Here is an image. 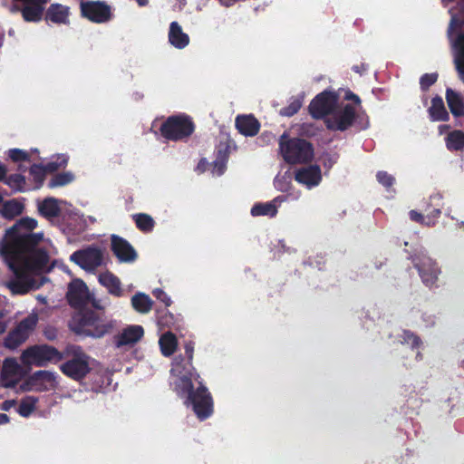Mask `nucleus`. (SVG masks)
I'll return each instance as SVG.
<instances>
[{
  "instance_id": "37998d69",
  "label": "nucleus",
  "mask_w": 464,
  "mask_h": 464,
  "mask_svg": "<svg viewBox=\"0 0 464 464\" xmlns=\"http://www.w3.org/2000/svg\"><path fill=\"white\" fill-rule=\"evenodd\" d=\"M289 167H286V169L284 173V175H278L275 179V186L278 190L285 191L288 189L289 186Z\"/></svg>"
},
{
  "instance_id": "393cba45",
  "label": "nucleus",
  "mask_w": 464,
  "mask_h": 464,
  "mask_svg": "<svg viewBox=\"0 0 464 464\" xmlns=\"http://www.w3.org/2000/svg\"><path fill=\"white\" fill-rule=\"evenodd\" d=\"M169 38L170 44L176 48L182 49L189 43L188 34L182 32L178 23L172 22L169 28Z\"/></svg>"
},
{
  "instance_id": "de8ad7c7",
  "label": "nucleus",
  "mask_w": 464,
  "mask_h": 464,
  "mask_svg": "<svg viewBox=\"0 0 464 464\" xmlns=\"http://www.w3.org/2000/svg\"><path fill=\"white\" fill-rule=\"evenodd\" d=\"M226 169V162L224 160L214 163L212 168V173L217 176H220L224 173Z\"/></svg>"
},
{
  "instance_id": "6e6552de",
  "label": "nucleus",
  "mask_w": 464,
  "mask_h": 464,
  "mask_svg": "<svg viewBox=\"0 0 464 464\" xmlns=\"http://www.w3.org/2000/svg\"><path fill=\"white\" fill-rule=\"evenodd\" d=\"M413 266L426 286L432 287L436 285L440 269L434 260L428 256L417 257L413 260Z\"/></svg>"
},
{
  "instance_id": "c9c22d12",
  "label": "nucleus",
  "mask_w": 464,
  "mask_h": 464,
  "mask_svg": "<svg viewBox=\"0 0 464 464\" xmlns=\"http://www.w3.org/2000/svg\"><path fill=\"white\" fill-rule=\"evenodd\" d=\"M74 179V176L71 172H64L62 174H57L49 181L48 186L50 188H56L65 186L71 183Z\"/></svg>"
},
{
  "instance_id": "680f3d73",
  "label": "nucleus",
  "mask_w": 464,
  "mask_h": 464,
  "mask_svg": "<svg viewBox=\"0 0 464 464\" xmlns=\"http://www.w3.org/2000/svg\"><path fill=\"white\" fill-rule=\"evenodd\" d=\"M6 314V311L5 310V308L3 307H0V318L4 317Z\"/></svg>"
},
{
  "instance_id": "f3484780",
  "label": "nucleus",
  "mask_w": 464,
  "mask_h": 464,
  "mask_svg": "<svg viewBox=\"0 0 464 464\" xmlns=\"http://www.w3.org/2000/svg\"><path fill=\"white\" fill-rule=\"evenodd\" d=\"M68 158L65 155H60L55 161L50 162L45 167L41 165H34L30 169V175L33 177L35 185L34 188H39L44 179L46 172H53L67 164Z\"/></svg>"
},
{
  "instance_id": "423d86ee",
  "label": "nucleus",
  "mask_w": 464,
  "mask_h": 464,
  "mask_svg": "<svg viewBox=\"0 0 464 464\" xmlns=\"http://www.w3.org/2000/svg\"><path fill=\"white\" fill-rule=\"evenodd\" d=\"M193 130V123L184 115L169 117L160 128L162 136L172 140L186 138L189 136Z\"/></svg>"
},
{
  "instance_id": "4d7b16f0",
  "label": "nucleus",
  "mask_w": 464,
  "mask_h": 464,
  "mask_svg": "<svg viewBox=\"0 0 464 464\" xmlns=\"http://www.w3.org/2000/svg\"><path fill=\"white\" fill-rule=\"evenodd\" d=\"M299 108H300L299 102H292V115L295 114V112H297Z\"/></svg>"
},
{
  "instance_id": "6ab92c4d",
  "label": "nucleus",
  "mask_w": 464,
  "mask_h": 464,
  "mask_svg": "<svg viewBox=\"0 0 464 464\" xmlns=\"http://www.w3.org/2000/svg\"><path fill=\"white\" fill-rule=\"evenodd\" d=\"M286 201L285 197H277L274 200L266 203H256L251 208V215L253 217L266 216L275 217L277 213V208L283 202Z\"/></svg>"
},
{
  "instance_id": "09e8293b",
  "label": "nucleus",
  "mask_w": 464,
  "mask_h": 464,
  "mask_svg": "<svg viewBox=\"0 0 464 464\" xmlns=\"http://www.w3.org/2000/svg\"><path fill=\"white\" fill-rule=\"evenodd\" d=\"M344 100L346 101H352L355 105L361 104V99L360 97L353 93L351 90L347 89L344 91Z\"/></svg>"
},
{
  "instance_id": "e2e57ef3",
  "label": "nucleus",
  "mask_w": 464,
  "mask_h": 464,
  "mask_svg": "<svg viewBox=\"0 0 464 464\" xmlns=\"http://www.w3.org/2000/svg\"><path fill=\"white\" fill-rule=\"evenodd\" d=\"M432 213H433V216L437 217V216L440 215L441 211L440 209L436 208L433 210Z\"/></svg>"
},
{
  "instance_id": "4468645a",
  "label": "nucleus",
  "mask_w": 464,
  "mask_h": 464,
  "mask_svg": "<svg viewBox=\"0 0 464 464\" xmlns=\"http://www.w3.org/2000/svg\"><path fill=\"white\" fill-rule=\"evenodd\" d=\"M25 372L14 358H7L3 362L2 379L5 386L14 387L24 376Z\"/></svg>"
},
{
  "instance_id": "2f4dec72",
  "label": "nucleus",
  "mask_w": 464,
  "mask_h": 464,
  "mask_svg": "<svg viewBox=\"0 0 464 464\" xmlns=\"http://www.w3.org/2000/svg\"><path fill=\"white\" fill-rule=\"evenodd\" d=\"M26 340L27 338H25V336H24L17 329L14 328L4 339V346L9 350H15Z\"/></svg>"
},
{
  "instance_id": "a19ab883",
  "label": "nucleus",
  "mask_w": 464,
  "mask_h": 464,
  "mask_svg": "<svg viewBox=\"0 0 464 464\" xmlns=\"http://www.w3.org/2000/svg\"><path fill=\"white\" fill-rule=\"evenodd\" d=\"M439 74L437 72L433 73H424L420 78V86L421 91L426 92L430 89L431 85H433L438 80Z\"/></svg>"
},
{
  "instance_id": "ddd939ff",
  "label": "nucleus",
  "mask_w": 464,
  "mask_h": 464,
  "mask_svg": "<svg viewBox=\"0 0 464 464\" xmlns=\"http://www.w3.org/2000/svg\"><path fill=\"white\" fill-rule=\"evenodd\" d=\"M26 384L30 391L43 392L54 389L57 382L53 372L48 371H38L30 376Z\"/></svg>"
},
{
  "instance_id": "13d9d810",
  "label": "nucleus",
  "mask_w": 464,
  "mask_h": 464,
  "mask_svg": "<svg viewBox=\"0 0 464 464\" xmlns=\"http://www.w3.org/2000/svg\"><path fill=\"white\" fill-rule=\"evenodd\" d=\"M7 329V323L1 322L0 323V335L3 334Z\"/></svg>"
},
{
  "instance_id": "20e7f679",
  "label": "nucleus",
  "mask_w": 464,
  "mask_h": 464,
  "mask_svg": "<svg viewBox=\"0 0 464 464\" xmlns=\"http://www.w3.org/2000/svg\"><path fill=\"white\" fill-rule=\"evenodd\" d=\"M72 329L85 336L101 338L107 334L111 326L97 317L93 313H86L79 319H74L72 324Z\"/></svg>"
},
{
  "instance_id": "4be33fe9",
  "label": "nucleus",
  "mask_w": 464,
  "mask_h": 464,
  "mask_svg": "<svg viewBox=\"0 0 464 464\" xmlns=\"http://www.w3.org/2000/svg\"><path fill=\"white\" fill-rule=\"evenodd\" d=\"M236 126L245 136L256 135L260 128L259 122L252 116H238L236 120Z\"/></svg>"
},
{
  "instance_id": "7c9ffc66",
  "label": "nucleus",
  "mask_w": 464,
  "mask_h": 464,
  "mask_svg": "<svg viewBox=\"0 0 464 464\" xmlns=\"http://www.w3.org/2000/svg\"><path fill=\"white\" fill-rule=\"evenodd\" d=\"M159 343L161 353L165 356L171 355L176 351L178 345L176 336L170 332H167L162 334L160 338Z\"/></svg>"
},
{
  "instance_id": "1a4fd4ad",
  "label": "nucleus",
  "mask_w": 464,
  "mask_h": 464,
  "mask_svg": "<svg viewBox=\"0 0 464 464\" xmlns=\"http://www.w3.org/2000/svg\"><path fill=\"white\" fill-rule=\"evenodd\" d=\"M89 369V357L79 348L75 349L74 357L61 366L64 374L75 380L82 378Z\"/></svg>"
},
{
  "instance_id": "69168bd1",
  "label": "nucleus",
  "mask_w": 464,
  "mask_h": 464,
  "mask_svg": "<svg viewBox=\"0 0 464 464\" xmlns=\"http://www.w3.org/2000/svg\"><path fill=\"white\" fill-rule=\"evenodd\" d=\"M37 299H38L39 301L43 302V303H44V302H45V298H44V297H43V296H41V295H38V296H37Z\"/></svg>"
},
{
  "instance_id": "864d4df0",
  "label": "nucleus",
  "mask_w": 464,
  "mask_h": 464,
  "mask_svg": "<svg viewBox=\"0 0 464 464\" xmlns=\"http://www.w3.org/2000/svg\"><path fill=\"white\" fill-rule=\"evenodd\" d=\"M14 405H15V401H14V400L5 401L2 404L1 409L4 410V411H9Z\"/></svg>"
},
{
  "instance_id": "72a5a7b5",
  "label": "nucleus",
  "mask_w": 464,
  "mask_h": 464,
  "mask_svg": "<svg viewBox=\"0 0 464 464\" xmlns=\"http://www.w3.org/2000/svg\"><path fill=\"white\" fill-rule=\"evenodd\" d=\"M399 342L402 344H410L411 349H418L422 344V341L419 335L411 330H402L399 335Z\"/></svg>"
},
{
  "instance_id": "473e14b6",
  "label": "nucleus",
  "mask_w": 464,
  "mask_h": 464,
  "mask_svg": "<svg viewBox=\"0 0 464 464\" xmlns=\"http://www.w3.org/2000/svg\"><path fill=\"white\" fill-rule=\"evenodd\" d=\"M39 210L44 217H56L60 211L59 201L55 198H47L40 205Z\"/></svg>"
},
{
  "instance_id": "0e129e2a",
  "label": "nucleus",
  "mask_w": 464,
  "mask_h": 464,
  "mask_svg": "<svg viewBox=\"0 0 464 464\" xmlns=\"http://www.w3.org/2000/svg\"><path fill=\"white\" fill-rule=\"evenodd\" d=\"M136 1H137V2L139 3V5H146V4L148 3V0H136Z\"/></svg>"
},
{
  "instance_id": "ea45409f",
  "label": "nucleus",
  "mask_w": 464,
  "mask_h": 464,
  "mask_svg": "<svg viewBox=\"0 0 464 464\" xmlns=\"http://www.w3.org/2000/svg\"><path fill=\"white\" fill-rule=\"evenodd\" d=\"M137 227L143 231H150L154 226L151 217L146 214H139L134 216Z\"/></svg>"
},
{
  "instance_id": "cd10ccee",
  "label": "nucleus",
  "mask_w": 464,
  "mask_h": 464,
  "mask_svg": "<svg viewBox=\"0 0 464 464\" xmlns=\"http://www.w3.org/2000/svg\"><path fill=\"white\" fill-rule=\"evenodd\" d=\"M38 319L39 317L37 313L33 312L27 317L20 321L14 328L28 339V337L35 329Z\"/></svg>"
},
{
  "instance_id": "7ed1b4c3",
  "label": "nucleus",
  "mask_w": 464,
  "mask_h": 464,
  "mask_svg": "<svg viewBox=\"0 0 464 464\" xmlns=\"http://www.w3.org/2000/svg\"><path fill=\"white\" fill-rule=\"evenodd\" d=\"M21 362L26 367H44L62 360V354L53 347L41 344L33 345L23 351Z\"/></svg>"
},
{
  "instance_id": "bf43d9fd",
  "label": "nucleus",
  "mask_w": 464,
  "mask_h": 464,
  "mask_svg": "<svg viewBox=\"0 0 464 464\" xmlns=\"http://www.w3.org/2000/svg\"><path fill=\"white\" fill-rule=\"evenodd\" d=\"M5 173L6 171L5 168L2 165H0V180L4 179Z\"/></svg>"
},
{
  "instance_id": "b1692460",
  "label": "nucleus",
  "mask_w": 464,
  "mask_h": 464,
  "mask_svg": "<svg viewBox=\"0 0 464 464\" xmlns=\"http://www.w3.org/2000/svg\"><path fill=\"white\" fill-rule=\"evenodd\" d=\"M69 14V7L60 4H53L47 10L46 19L56 24H66L68 23Z\"/></svg>"
},
{
  "instance_id": "dca6fc26",
  "label": "nucleus",
  "mask_w": 464,
  "mask_h": 464,
  "mask_svg": "<svg viewBox=\"0 0 464 464\" xmlns=\"http://www.w3.org/2000/svg\"><path fill=\"white\" fill-rule=\"evenodd\" d=\"M295 179L308 188L316 187L322 180L321 169L318 165H309L301 168L296 170Z\"/></svg>"
},
{
  "instance_id": "8fccbe9b",
  "label": "nucleus",
  "mask_w": 464,
  "mask_h": 464,
  "mask_svg": "<svg viewBox=\"0 0 464 464\" xmlns=\"http://www.w3.org/2000/svg\"><path fill=\"white\" fill-rule=\"evenodd\" d=\"M352 70L356 73L362 74L368 70V65L362 63L360 64L353 65Z\"/></svg>"
},
{
  "instance_id": "6e6d98bb",
  "label": "nucleus",
  "mask_w": 464,
  "mask_h": 464,
  "mask_svg": "<svg viewBox=\"0 0 464 464\" xmlns=\"http://www.w3.org/2000/svg\"><path fill=\"white\" fill-rule=\"evenodd\" d=\"M8 420H9V419L6 414H5V413L0 414V424L7 423Z\"/></svg>"
},
{
  "instance_id": "5fc2aeb1",
  "label": "nucleus",
  "mask_w": 464,
  "mask_h": 464,
  "mask_svg": "<svg viewBox=\"0 0 464 464\" xmlns=\"http://www.w3.org/2000/svg\"><path fill=\"white\" fill-rule=\"evenodd\" d=\"M456 69L460 76H464V64L461 63H455Z\"/></svg>"
},
{
  "instance_id": "58836bf2",
  "label": "nucleus",
  "mask_w": 464,
  "mask_h": 464,
  "mask_svg": "<svg viewBox=\"0 0 464 464\" xmlns=\"http://www.w3.org/2000/svg\"><path fill=\"white\" fill-rule=\"evenodd\" d=\"M6 184L15 191H24L27 189L25 179L19 174L10 176Z\"/></svg>"
},
{
  "instance_id": "f03ea898",
  "label": "nucleus",
  "mask_w": 464,
  "mask_h": 464,
  "mask_svg": "<svg viewBox=\"0 0 464 464\" xmlns=\"http://www.w3.org/2000/svg\"><path fill=\"white\" fill-rule=\"evenodd\" d=\"M185 349L188 362L184 364L182 358L175 359L171 368L172 382L180 395H188L187 403L192 405L198 418L204 420L212 413V400L206 388L201 385L200 382H198V376L194 372L191 365L192 344H186Z\"/></svg>"
},
{
  "instance_id": "c03bdc74",
  "label": "nucleus",
  "mask_w": 464,
  "mask_h": 464,
  "mask_svg": "<svg viewBox=\"0 0 464 464\" xmlns=\"http://www.w3.org/2000/svg\"><path fill=\"white\" fill-rule=\"evenodd\" d=\"M421 320L425 327H433L436 324V316L433 314L422 313Z\"/></svg>"
},
{
  "instance_id": "2eb2a0df",
  "label": "nucleus",
  "mask_w": 464,
  "mask_h": 464,
  "mask_svg": "<svg viewBox=\"0 0 464 464\" xmlns=\"http://www.w3.org/2000/svg\"><path fill=\"white\" fill-rule=\"evenodd\" d=\"M314 159V147L304 139H292V165L308 163Z\"/></svg>"
},
{
  "instance_id": "bb28decb",
  "label": "nucleus",
  "mask_w": 464,
  "mask_h": 464,
  "mask_svg": "<svg viewBox=\"0 0 464 464\" xmlns=\"http://www.w3.org/2000/svg\"><path fill=\"white\" fill-rule=\"evenodd\" d=\"M24 205L17 199L7 200L0 207V214L6 219H13L22 214Z\"/></svg>"
},
{
  "instance_id": "79ce46f5",
  "label": "nucleus",
  "mask_w": 464,
  "mask_h": 464,
  "mask_svg": "<svg viewBox=\"0 0 464 464\" xmlns=\"http://www.w3.org/2000/svg\"><path fill=\"white\" fill-rule=\"evenodd\" d=\"M376 179L386 189L391 188L395 182L394 177L383 170L377 172Z\"/></svg>"
},
{
  "instance_id": "052dcab7",
  "label": "nucleus",
  "mask_w": 464,
  "mask_h": 464,
  "mask_svg": "<svg viewBox=\"0 0 464 464\" xmlns=\"http://www.w3.org/2000/svg\"><path fill=\"white\" fill-rule=\"evenodd\" d=\"M450 125H440V132L442 133L443 130H446L448 129H450Z\"/></svg>"
},
{
  "instance_id": "49530a36",
  "label": "nucleus",
  "mask_w": 464,
  "mask_h": 464,
  "mask_svg": "<svg viewBox=\"0 0 464 464\" xmlns=\"http://www.w3.org/2000/svg\"><path fill=\"white\" fill-rule=\"evenodd\" d=\"M9 156L13 160L17 161V160H25L27 157V154H26V152H24L21 150L14 149V150H11L9 151Z\"/></svg>"
},
{
  "instance_id": "39448f33",
  "label": "nucleus",
  "mask_w": 464,
  "mask_h": 464,
  "mask_svg": "<svg viewBox=\"0 0 464 464\" xmlns=\"http://www.w3.org/2000/svg\"><path fill=\"white\" fill-rule=\"evenodd\" d=\"M340 99L338 92L325 90L318 93L309 104V113L315 120L329 117L337 107Z\"/></svg>"
},
{
  "instance_id": "9d476101",
  "label": "nucleus",
  "mask_w": 464,
  "mask_h": 464,
  "mask_svg": "<svg viewBox=\"0 0 464 464\" xmlns=\"http://www.w3.org/2000/svg\"><path fill=\"white\" fill-rule=\"evenodd\" d=\"M70 259L85 270H94L102 265V254L98 248L88 247L74 252Z\"/></svg>"
},
{
  "instance_id": "412c9836",
  "label": "nucleus",
  "mask_w": 464,
  "mask_h": 464,
  "mask_svg": "<svg viewBox=\"0 0 464 464\" xmlns=\"http://www.w3.org/2000/svg\"><path fill=\"white\" fill-rule=\"evenodd\" d=\"M430 118L433 121H448L450 120L443 100L440 96L436 95L431 99V106L428 110Z\"/></svg>"
},
{
  "instance_id": "aec40b11",
  "label": "nucleus",
  "mask_w": 464,
  "mask_h": 464,
  "mask_svg": "<svg viewBox=\"0 0 464 464\" xmlns=\"http://www.w3.org/2000/svg\"><path fill=\"white\" fill-rule=\"evenodd\" d=\"M144 334V330L140 325H130L123 329L118 336L117 345H128L137 343Z\"/></svg>"
},
{
  "instance_id": "f8f14e48",
  "label": "nucleus",
  "mask_w": 464,
  "mask_h": 464,
  "mask_svg": "<svg viewBox=\"0 0 464 464\" xmlns=\"http://www.w3.org/2000/svg\"><path fill=\"white\" fill-rule=\"evenodd\" d=\"M67 298L72 306L80 308L90 301L91 294L83 281L75 279L69 285Z\"/></svg>"
},
{
  "instance_id": "338daca9",
  "label": "nucleus",
  "mask_w": 464,
  "mask_h": 464,
  "mask_svg": "<svg viewBox=\"0 0 464 464\" xmlns=\"http://www.w3.org/2000/svg\"><path fill=\"white\" fill-rule=\"evenodd\" d=\"M455 1H456V0H441V2H442V3H447V4H449V3H453V2H455ZM462 1L464 2V0H462Z\"/></svg>"
},
{
  "instance_id": "c756f323",
  "label": "nucleus",
  "mask_w": 464,
  "mask_h": 464,
  "mask_svg": "<svg viewBox=\"0 0 464 464\" xmlns=\"http://www.w3.org/2000/svg\"><path fill=\"white\" fill-rule=\"evenodd\" d=\"M133 308L141 314H147L151 310L152 300L150 297L143 293H138L131 298Z\"/></svg>"
},
{
  "instance_id": "f257e3e1",
  "label": "nucleus",
  "mask_w": 464,
  "mask_h": 464,
  "mask_svg": "<svg viewBox=\"0 0 464 464\" xmlns=\"http://www.w3.org/2000/svg\"><path fill=\"white\" fill-rule=\"evenodd\" d=\"M37 225L34 218H23L8 227L0 239V256L14 274L4 285L13 295L40 288L44 282L41 275L57 253L53 242L43 233H33Z\"/></svg>"
},
{
  "instance_id": "0eeeda50",
  "label": "nucleus",
  "mask_w": 464,
  "mask_h": 464,
  "mask_svg": "<svg viewBox=\"0 0 464 464\" xmlns=\"http://www.w3.org/2000/svg\"><path fill=\"white\" fill-rule=\"evenodd\" d=\"M357 118L355 108L345 104L343 109L334 112L324 120L327 130L332 131H345L350 129Z\"/></svg>"
},
{
  "instance_id": "a18cd8bd",
  "label": "nucleus",
  "mask_w": 464,
  "mask_h": 464,
  "mask_svg": "<svg viewBox=\"0 0 464 464\" xmlns=\"http://www.w3.org/2000/svg\"><path fill=\"white\" fill-rule=\"evenodd\" d=\"M153 295H155V297L157 299H159L160 301L164 303L165 305H167V306L170 305L171 300H170V298L168 296V295L163 290H161V289H155L153 291Z\"/></svg>"
},
{
  "instance_id": "4c0bfd02",
  "label": "nucleus",
  "mask_w": 464,
  "mask_h": 464,
  "mask_svg": "<svg viewBox=\"0 0 464 464\" xmlns=\"http://www.w3.org/2000/svg\"><path fill=\"white\" fill-rule=\"evenodd\" d=\"M279 153L286 163L290 161V138L285 132L279 140Z\"/></svg>"
},
{
  "instance_id": "a211bd4d",
  "label": "nucleus",
  "mask_w": 464,
  "mask_h": 464,
  "mask_svg": "<svg viewBox=\"0 0 464 464\" xmlns=\"http://www.w3.org/2000/svg\"><path fill=\"white\" fill-rule=\"evenodd\" d=\"M112 250L121 262H131L136 259V252L131 246L122 238L113 236L111 238Z\"/></svg>"
},
{
  "instance_id": "3c124183",
  "label": "nucleus",
  "mask_w": 464,
  "mask_h": 464,
  "mask_svg": "<svg viewBox=\"0 0 464 464\" xmlns=\"http://www.w3.org/2000/svg\"><path fill=\"white\" fill-rule=\"evenodd\" d=\"M410 218L412 221L421 223L423 220V216L417 212L416 210H411L410 211Z\"/></svg>"
},
{
  "instance_id": "603ef678",
  "label": "nucleus",
  "mask_w": 464,
  "mask_h": 464,
  "mask_svg": "<svg viewBox=\"0 0 464 464\" xmlns=\"http://www.w3.org/2000/svg\"><path fill=\"white\" fill-rule=\"evenodd\" d=\"M263 143H269L274 140V136L271 133H263L259 138Z\"/></svg>"
},
{
  "instance_id": "5701e85b",
  "label": "nucleus",
  "mask_w": 464,
  "mask_h": 464,
  "mask_svg": "<svg viewBox=\"0 0 464 464\" xmlns=\"http://www.w3.org/2000/svg\"><path fill=\"white\" fill-rule=\"evenodd\" d=\"M446 101L450 112L455 117L464 116V101L459 93L456 92L451 88H447Z\"/></svg>"
},
{
  "instance_id": "e433bc0d",
  "label": "nucleus",
  "mask_w": 464,
  "mask_h": 464,
  "mask_svg": "<svg viewBox=\"0 0 464 464\" xmlns=\"http://www.w3.org/2000/svg\"><path fill=\"white\" fill-rule=\"evenodd\" d=\"M454 48L456 51L455 63L464 64V32L457 35L454 41Z\"/></svg>"
},
{
  "instance_id": "a878e982",
  "label": "nucleus",
  "mask_w": 464,
  "mask_h": 464,
  "mask_svg": "<svg viewBox=\"0 0 464 464\" xmlns=\"http://www.w3.org/2000/svg\"><path fill=\"white\" fill-rule=\"evenodd\" d=\"M99 282L107 288L110 294L116 296L121 295V282L117 276L111 272H104L99 276Z\"/></svg>"
},
{
  "instance_id": "9b49d317",
  "label": "nucleus",
  "mask_w": 464,
  "mask_h": 464,
  "mask_svg": "<svg viewBox=\"0 0 464 464\" xmlns=\"http://www.w3.org/2000/svg\"><path fill=\"white\" fill-rule=\"evenodd\" d=\"M82 16L94 23H105L111 19V9L101 2H83L81 4Z\"/></svg>"
},
{
  "instance_id": "c85d7f7f",
  "label": "nucleus",
  "mask_w": 464,
  "mask_h": 464,
  "mask_svg": "<svg viewBox=\"0 0 464 464\" xmlns=\"http://www.w3.org/2000/svg\"><path fill=\"white\" fill-rule=\"evenodd\" d=\"M446 147L450 151H458L464 149V132L453 130L445 138Z\"/></svg>"
},
{
  "instance_id": "f704fd0d",
  "label": "nucleus",
  "mask_w": 464,
  "mask_h": 464,
  "mask_svg": "<svg viewBox=\"0 0 464 464\" xmlns=\"http://www.w3.org/2000/svg\"><path fill=\"white\" fill-rule=\"evenodd\" d=\"M37 400L34 397L28 396L23 399L18 407V413L23 417H28L35 409Z\"/></svg>"
}]
</instances>
